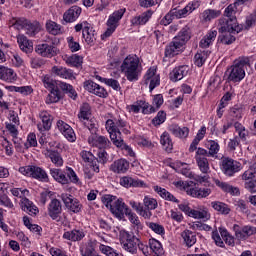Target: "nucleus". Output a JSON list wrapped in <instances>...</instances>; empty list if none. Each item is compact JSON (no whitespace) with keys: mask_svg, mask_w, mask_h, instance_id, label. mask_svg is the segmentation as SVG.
<instances>
[{"mask_svg":"<svg viewBox=\"0 0 256 256\" xmlns=\"http://www.w3.org/2000/svg\"><path fill=\"white\" fill-rule=\"evenodd\" d=\"M165 119H167V114L163 111H159L156 117L153 118V125H161L165 123Z\"/></svg>","mask_w":256,"mask_h":256,"instance_id":"0e129e2a","label":"nucleus"},{"mask_svg":"<svg viewBox=\"0 0 256 256\" xmlns=\"http://www.w3.org/2000/svg\"><path fill=\"white\" fill-rule=\"evenodd\" d=\"M19 173L26 177H33V179H38L39 181H49V175H47V172L39 166L20 167Z\"/></svg>","mask_w":256,"mask_h":256,"instance_id":"39448f33","label":"nucleus"},{"mask_svg":"<svg viewBox=\"0 0 256 256\" xmlns=\"http://www.w3.org/2000/svg\"><path fill=\"white\" fill-rule=\"evenodd\" d=\"M109 135L113 145H115L116 147H125L126 151H128V153L130 154V157H133L135 155V153L133 152V150H131V148H129V146H125L123 138H121V131L116 130Z\"/></svg>","mask_w":256,"mask_h":256,"instance_id":"aec40b11","label":"nucleus"},{"mask_svg":"<svg viewBox=\"0 0 256 256\" xmlns=\"http://www.w3.org/2000/svg\"><path fill=\"white\" fill-rule=\"evenodd\" d=\"M174 39L178 43H180L182 47H185L187 41L191 39V29L189 28V26H185L184 28H182L178 35L174 37Z\"/></svg>","mask_w":256,"mask_h":256,"instance_id":"7c9ffc66","label":"nucleus"},{"mask_svg":"<svg viewBox=\"0 0 256 256\" xmlns=\"http://www.w3.org/2000/svg\"><path fill=\"white\" fill-rule=\"evenodd\" d=\"M220 15L221 11L219 10L207 9L202 13V19L204 21H212V19H217Z\"/></svg>","mask_w":256,"mask_h":256,"instance_id":"5fc2aeb1","label":"nucleus"},{"mask_svg":"<svg viewBox=\"0 0 256 256\" xmlns=\"http://www.w3.org/2000/svg\"><path fill=\"white\" fill-rule=\"evenodd\" d=\"M22 209L26 213H29V215H37V213H39V209H37V206L33 205V202H31L27 198H24L22 200Z\"/></svg>","mask_w":256,"mask_h":256,"instance_id":"09e8293b","label":"nucleus"},{"mask_svg":"<svg viewBox=\"0 0 256 256\" xmlns=\"http://www.w3.org/2000/svg\"><path fill=\"white\" fill-rule=\"evenodd\" d=\"M88 143L92 147H98V149H105L111 145L109 139H107L105 136H99L97 134H91L88 137Z\"/></svg>","mask_w":256,"mask_h":256,"instance_id":"2eb2a0df","label":"nucleus"},{"mask_svg":"<svg viewBox=\"0 0 256 256\" xmlns=\"http://www.w3.org/2000/svg\"><path fill=\"white\" fill-rule=\"evenodd\" d=\"M205 147L206 149L201 147L198 148L200 155H206L207 157L217 159V155L219 154V151L221 149V146H219V142L215 140H207L205 142Z\"/></svg>","mask_w":256,"mask_h":256,"instance_id":"1a4fd4ad","label":"nucleus"},{"mask_svg":"<svg viewBox=\"0 0 256 256\" xmlns=\"http://www.w3.org/2000/svg\"><path fill=\"white\" fill-rule=\"evenodd\" d=\"M50 93L46 99V103H57L61 99V92L58 89L52 88L50 89Z\"/></svg>","mask_w":256,"mask_h":256,"instance_id":"6e6d98bb","label":"nucleus"},{"mask_svg":"<svg viewBox=\"0 0 256 256\" xmlns=\"http://www.w3.org/2000/svg\"><path fill=\"white\" fill-rule=\"evenodd\" d=\"M83 237H85V232L77 229L67 231L63 234V239H67L68 241H81Z\"/></svg>","mask_w":256,"mask_h":256,"instance_id":"c9c22d12","label":"nucleus"},{"mask_svg":"<svg viewBox=\"0 0 256 256\" xmlns=\"http://www.w3.org/2000/svg\"><path fill=\"white\" fill-rule=\"evenodd\" d=\"M235 205L241 213H249V206H247V202L245 200H238Z\"/></svg>","mask_w":256,"mask_h":256,"instance_id":"774afa93","label":"nucleus"},{"mask_svg":"<svg viewBox=\"0 0 256 256\" xmlns=\"http://www.w3.org/2000/svg\"><path fill=\"white\" fill-rule=\"evenodd\" d=\"M12 141L16 151L22 152L23 149H27V143L23 141V139L18 138L17 136L12 137Z\"/></svg>","mask_w":256,"mask_h":256,"instance_id":"13d9d810","label":"nucleus"},{"mask_svg":"<svg viewBox=\"0 0 256 256\" xmlns=\"http://www.w3.org/2000/svg\"><path fill=\"white\" fill-rule=\"evenodd\" d=\"M126 217H128L129 221L133 224L134 229H136L137 232L143 230V224H141V221H139V217L137 214L133 213L131 210L126 213Z\"/></svg>","mask_w":256,"mask_h":256,"instance_id":"3c124183","label":"nucleus"},{"mask_svg":"<svg viewBox=\"0 0 256 256\" xmlns=\"http://www.w3.org/2000/svg\"><path fill=\"white\" fill-rule=\"evenodd\" d=\"M46 31L50 35H61L63 33V27L52 20L46 22Z\"/></svg>","mask_w":256,"mask_h":256,"instance_id":"c03bdc74","label":"nucleus"},{"mask_svg":"<svg viewBox=\"0 0 256 256\" xmlns=\"http://www.w3.org/2000/svg\"><path fill=\"white\" fill-rule=\"evenodd\" d=\"M99 250L101 251V253H103L104 255L107 256H119V254L117 252H115V250L109 246H105L103 244H101L99 246Z\"/></svg>","mask_w":256,"mask_h":256,"instance_id":"338daca9","label":"nucleus"},{"mask_svg":"<svg viewBox=\"0 0 256 256\" xmlns=\"http://www.w3.org/2000/svg\"><path fill=\"white\" fill-rule=\"evenodd\" d=\"M61 199L67 209L72 211V213H79L83 207L81 202L77 198L73 197L71 194L63 193L61 194Z\"/></svg>","mask_w":256,"mask_h":256,"instance_id":"9d476101","label":"nucleus"},{"mask_svg":"<svg viewBox=\"0 0 256 256\" xmlns=\"http://www.w3.org/2000/svg\"><path fill=\"white\" fill-rule=\"evenodd\" d=\"M120 185L129 189L130 187H145V182L130 176H123L120 178Z\"/></svg>","mask_w":256,"mask_h":256,"instance_id":"4be33fe9","label":"nucleus"},{"mask_svg":"<svg viewBox=\"0 0 256 256\" xmlns=\"http://www.w3.org/2000/svg\"><path fill=\"white\" fill-rule=\"evenodd\" d=\"M57 87H60L62 91H65L67 95L75 101L77 99V91L73 89V86L71 84H67L65 82H58Z\"/></svg>","mask_w":256,"mask_h":256,"instance_id":"49530a36","label":"nucleus"},{"mask_svg":"<svg viewBox=\"0 0 256 256\" xmlns=\"http://www.w3.org/2000/svg\"><path fill=\"white\" fill-rule=\"evenodd\" d=\"M63 212V206L61 205V201L58 199H52L48 205V215L53 221H59V217Z\"/></svg>","mask_w":256,"mask_h":256,"instance_id":"ddd939ff","label":"nucleus"},{"mask_svg":"<svg viewBox=\"0 0 256 256\" xmlns=\"http://www.w3.org/2000/svg\"><path fill=\"white\" fill-rule=\"evenodd\" d=\"M149 229L153 230L154 233H157L158 235H165V228L161 224H157L154 222L148 223Z\"/></svg>","mask_w":256,"mask_h":256,"instance_id":"e2e57ef3","label":"nucleus"},{"mask_svg":"<svg viewBox=\"0 0 256 256\" xmlns=\"http://www.w3.org/2000/svg\"><path fill=\"white\" fill-rule=\"evenodd\" d=\"M39 117L41 121L37 124L38 131H40V133L49 131L51 129V125H53L49 112L43 111L39 114Z\"/></svg>","mask_w":256,"mask_h":256,"instance_id":"a211bd4d","label":"nucleus"},{"mask_svg":"<svg viewBox=\"0 0 256 256\" xmlns=\"http://www.w3.org/2000/svg\"><path fill=\"white\" fill-rule=\"evenodd\" d=\"M181 237L186 247H193L197 243V234L191 230H184Z\"/></svg>","mask_w":256,"mask_h":256,"instance_id":"2f4dec72","label":"nucleus"},{"mask_svg":"<svg viewBox=\"0 0 256 256\" xmlns=\"http://www.w3.org/2000/svg\"><path fill=\"white\" fill-rule=\"evenodd\" d=\"M160 143L163 149L167 151V153H171L173 151V140L171 139V135H169L168 132H164L160 136Z\"/></svg>","mask_w":256,"mask_h":256,"instance_id":"ea45409f","label":"nucleus"},{"mask_svg":"<svg viewBox=\"0 0 256 256\" xmlns=\"http://www.w3.org/2000/svg\"><path fill=\"white\" fill-rule=\"evenodd\" d=\"M67 43H68V47L72 53H76V51L81 50V45L79 44V42H76L73 37H68Z\"/></svg>","mask_w":256,"mask_h":256,"instance_id":"052dcab7","label":"nucleus"},{"mask_svg":"<svg viewBox=\"0 0 256 256\" xmlns=\"http://www.w3.org/2000/svg\"><path fill=\"white\" fill-rule=\"evenodd\" d=\"M222 172L226 177H233L235 173H239L243 169L241 162L234 160L233 158L225 157L222 159Z\"/></svg>","mask_w":256,"mask_h":256,"instance_id":"0eeeda50","label":"nucleus"},{"mask_svg":"<svg viewBox=\"0 0 256 256\" xmlns=\"http://www.w3.org/2000/svg\"><path fill=\"white\" fill-rule=\"evenodd\" d=\"M110 211L118 219H123V217L127 215V212H129L130 209L127 207V204L123 202V199H116Z\"/></svg>","mask_w":256,"mask_h":256,"instance_id":"f8f14e48","label":"nucleus"},{"mask_svg":"<svg viewBox=\"0 0 256 256\" xmlns=\"http://www.w3.org/2000/svg\"><path fill=\"white\" fill-rule=\"evenodd\" d=\"M45 155L56 167H63V157L57 151L47 149Z\"/></svg>","mask_w":256,"mask_h":256,"instance_id":"e433bc0d","label":"nucleus"},{"mask_svg":"<svg viewBox=\"0 0 256 256\" xmlns=\"http://www.w3.org/2000/svg\"><path fill=\"white\" fill-rule=\"evenodd\" d=\"M234 231H235L236 238H238L239 241H245L246 239H249V237L256 234V227L246 225L242 227V229H239V225L235 224Z\"/></svg>","mask_w":256,"mask_h":256,"instance_id":"9b49d317","label":"nucleus"},{"mask_svg":"<svg viewBox=\"0 0 256 256\" xmlns=\"http://www.w3.org/2000/svg\"><path fill=\"white\" fill-rule=\"evenodd\" d=\"M84 89L86 91H89V93H93L94 95H97V97H107L108 93L107 90H105V88H103L102 86H100L99 84L88 80L84 82Z\"/></svg>","mask_w":256,"mask_h":256,"instance_id":"4468645a","label":"nucleus"},{"mask_svg":"<svg viewBox=\"0 0 256 256\" xmlns=\"http://www.w3.org/2000/svg\"><path fill=\"white\" fill-rule=\"evenodd\" d=\"M17 43L24 53H32L33 52V42L27 39L25 35L19 34L17 36Z\"/></svg>","mask_w":256,"mask_h":256,"instance_id":"cd10ccee","label":"nucleus"},{"mask_svg":"<svg viewBox=\"0 0 256 256\" xmlns=\"http://www.w3.org/2000/svg\"><path fill=\"white\" fill-rule=\"evenodd\" d=\"M208 55H209V52H205V51L197 52L194 56V64L197 67H203V65H205V61H207Z\"/></svg>","mask_w":256,"mask_h":256,"instance_id":"864d4df0","label":"nucleus"},{"mask_svg":"<svg viewBox=\"0 0 256 256\" xmlns=\"http://www.w3.org/2000/svg\"><path fill=\"white\" fill-rule=\"evenodd\" d=\"M187 73H189V66H179L174 68L170 73V80L176 83V81H181L183 77H186Z\"/></svg>","mask_w":256,"mask_h":256,"instance_id":"bb28decb","label":"nucleus"},{"mask_svg":"<svg viewBox=\"0 0 256 256\" xmlns=\"http://www.w3.org/2000/svg\"><path fill=\"white\" fill-rule=\"evenodd\" d=\"M125 8L124 9H119L112 13L109 16V19L107 21V30L104 32L103 37H111L113 33H115V29H117V24L121 19H123V15H125Z\"/></svg>","mask_w":256,"mask_h":256,"instance_id":"6e6552de","label":"nucleus"},{"mask_svg":"<svg viewBox=\"0 0 256 256\" xmlns=\"http://www.w3.org/2000/svg\"><path fill=\"white\" fill-rule=\"evenodd\" d=\"M117 200V197L111 195H105L102 197V202L107 207V209H111Z\"/></svg>","mask_w":256,"mask_h":256,"instance_id":"69168bd1","label":"nucleus"},{"mask_svg":"<svg viewBox=\"0 0 256 256\" xmlns=\"http://www.w3.org/2000/svg\"><path fill=\"white\" fill-rule=\"evenodd\" d=\"M211 207L214 209V211L221 213V215H229V213H231V208H229V205L223 202L213 201L211 202Z\"/></svg>","mask_w":256,"mask_h":256,"instance_id":"a18cd8bd","label":"nucleus"},{"mask_svg":"<svg viewBox=\"0 0 256 256\" xmlns=\"http://www.w3.org/2000/svg\"><path fill=\"white\" fill-rule=\"evenodd\" d=\"M235 13H237L236 4H230L224 11V15L228 17V19H235Z\"/></svg>","mask_w":256,"mask_h":256,"instance_id":"680f3d73","label":"nucleus"},{"mask_svg":"<svg viewBox=\"0 0 256 256\" xmlns=\"http://www.w3.org/2000/svg\"><path fill=\"white\" fill-rule=\"evenodd\" d=\"M243 27L237 24V18H220L218 23L219 33L236 32L241 33Z\"/></svg>","mask_w":256,"mask_h":256,"instance_id":"423d86ee","label":"nucleus"},{"mask_svg":"<svg viewBox=\"0 0 256 256\" xmlns=\"http://www.w3.org/2000/svg\"><path fill=\"white\" fill-rule=\"evenodd\" d=\"M152 15H153V12L151 10H148L139 16L133 17L131 20V23L132 25H145V23H147V21L151 19Z\"/></svg>","mask_w":256,"mask_h":256,"instance_id":"a19ab883","label":"nucleus"},{"mask_svg":"<svg viewBox=\"0 0 256 256\" xmlns=\"http://www.w3.org/2000/svg\"><path fill=\"white\" fill-rule=\"evenodd\" d=\"M168 131L174 135V137H178V139H187L189 137V129L187 127H180L177 124H171L168 127Z\"/></svg>","mask_w":256,"mask_h":256,"instance_id":"b1692460","label":"nucleus"},{"mask_svg":"<svg viewBox=\"0 0 256 256\" xmlns=\"http://www.w3.org/2000/svg\"><path fill=\"white\" fill-rule=\"evenodd\" d=\"M35 51L38 55H41V57L51 58L57 55V48L47 43L37 45Z\"/></svg>","mask_w":256,"mask_h":256,"instance_id":"dca6fc26","label":"nucleus"},{"mask_svg":"<svg viewBox=\"0 0 256 256\" xmlns=\"http://www.w3.org/2000/svg\"><path fill=\"white\" fill-rule=\"evenodd\" d=\"M245 60H235L233 65L227 69L228 81L232 83H239L245 79Z\"/></svg>","mask_w":256,"mask_h":256,"instance_id":"f03ea898","label":"nucleus"},{"mask_svg":"<svg viewBox=\"0 0 256 256\" xmlns=\"http://www.w3.org/2000/svg\"><path fill=\"white\" fill-rule=\"evenodd\" d=\"M207 157L208 156L206 154H201L199 150L196 151L195 160L198 168L204 175H209L211 169L209 167V160L207 159Z\"/></svg>","mask_w":256,"mask_h":256,"instance_id":"f3484780","label":"nucleus"},{"mask_svg":"<svg viewBox=\"0 0 256 256\" xmlns=\"http://www.w3.org/2000/svg\"><path fill=\"white\" fill-rule=\"evenodd\" d=\"M190 217H193L194 219H202L203 221H209V219H211V213H209L207 208L191 210Z\"/></svg>","mask_w":256,"mask_h":256,"instance_id":"79ce46f5","label":"nucleus"},{"mask_svg":"<svg viewBox=\"0 0 256 256\" xmlns=\"http://www.w3.org/2000/svg\"><path fill=\"white\" fill-rule=\"evenodd\" d=\"M144 105V101L143 100H138L136 102H134L132 105H128L127 106V110L129 111V113H139V111H141V108Z\"/></svg>","mask_w":256,"mask_h":256,"instance_id":"bf43d9fd","label":"nucleus"},{"mask_svg":"<svg viewBox=\"0 0 256 256\" xmlns=\"http://www.w3.org/2000/svg\"><path fill=\"white\" fill-rule=\"evenodd\" d=\"M63 60L65 61L66 65H70V67H81L83 65V57L73 54L71 56H64Z\"/></svg>","mask_w":256,"mask_h":256,"instance_id":"58836bf2","label":"nucleus"},{"mask_svg":"<svg viewBox=\"0 0 256 256\" xmlns=\"http://www.w3.org/2000/svg\"><path fill=\"white\" fill-rule=\"evenodd\" d=\"M0 79L6 83H13V81H17V74L13 69L0 65Z\"/></svg>","mask_w":256,"mask_h":256,"instance_id":"5701e85b","label":"nucleus"},{"mask_svg":"<svg viewBox=\"0 0 256 256\" xmlns=\"http://www.w3.org/2000/svg\"><path fill=\"white\" fill-rule=\"evenodd\" d=\"M52 73L53 75H56V77H60L61 79H75V74L73 73V70L65 68L63 66L52 67Z\"/></svg>","mask_w":256,"mask_h":256,"instance_id":"412c9836","label":"nucleus"},{"mask_svg":"<svg viewBox=\"0 0 256 256\" xmlns=\"http://www.w3.org/2000/svg\"><path fill=\"white\" fill-rule=\"evenodd\" d=\"M153 189L156 193H158V195H160V197H162V199H165L166 201H173V203H179V200L165 188L154 186Z\"/></svg>","mask_w":256,"mask_h":256,"instance_id":"4c0bfd02","label":"nucleus"},{"mask_svg":"<svg viewBox=\"0 0 256 256\" xmlns=\"http://www.w3.org/2000/svg\"><path fill=\"white\" fill-rule=\"evenodd\" d=\"M144 211H155V208L158 207L157 200L155 198H151L149 196H145L143 199Z\"/></svg>","mask_w":256,"mask_h":256,"instance_id":"603ef678","label":"nucleus"},{"mask_svg":"<svg viewBox=\"0 0 256 256\" xmlns=\"http://www.w3.org/2000/svg\"><path fill=\"white\" fill-rule=\"evenodd\" d=\"M82 37L85 39L87 45H93V43H95L97 38L95 37V30L91 28V24L83 30Z\"/></svg>","mask_w":256,"mask_h":256,"instance_id":"37998d69","label":"nucleus"},{"mask_svg":"<svg viewBox=\"0 0 256 256\" xmlns=\"http://www.w3.org/2000/svg\"><path fill=\"white\" fill-rule=\"evenodd\" d=\"M215 185L222 189L224 193H229L230 195H234L239 197L241 195V191H239L238 187H234L233 185L227 182H221L220 180H215Z\"/></svg>","mask_w":256,"mask_h":256,"instance_id":"393cba45","label":"nucleus"},{"mask_svg":"<svg viewBox=\"0 0 256 256\" xmlns=\"http://www.w3.org/2000/svg\"><path fill=\"white\" fill-rule=\"evenodd\" d=\"M177 187H182L186 191L187 195L194 197L195 199H205L211 195V189L191 187L189 182L179 181L176 183Z\"/></svg>","mask_w":256,"mask_h":256,"instance_id":"20e7f679","label":"nucleus"},{"mask_svg":"<svg viewBox=\"0 0 256 256\" xmlns=\"http://www.w3.org/2000/svg\"><path fill=\"white\" fill-rule=\"evenodd\" d=\"M50 175L57 181L58 183H61V185H67L69 183V178L65 176V173L62 172L61 169L52 168L50 169Z\"/></svg>","mask_w":256,"mask_h":256,"instance_id":"72a5a7b5","label":"nucleus"},{"mask_svg":"<svg viewBox=\"0 0 256 256\" xmlns=\"http://www.w3.org/2000/svg\"><path fill=\"white\" fill-rule=\"evenodd\" d=\"M195 11V4L194 3H189L182 9H177L174 8L172 10V15L176 17V19H183V17H187V15H191Z\"/></svg>","mask_w":256,"mask_h":256,"instance_id":"a878e982","label":"nucleus"},{"mask_svg":"<svg viewBox=\"0 0 256 256\" xmlns=\"http://www.w3.org/2000/svg\"><path fill=\"white\" fill-rule=\"evenodd\" d=\"M150 249L154 252L155 255H161L163 253V246L161 242L156 239H151L149 241Z\"/></svg>","mask_w":256,"mask_h":256,"instance_id":"4d7b16f0","label":"nucleus"},{"mask_svg":"<svg viewBox=\"0 0 256 256\" xmlns=\"http://www.w3.org/2000/svg\"><path fill=\"white\" fill-rule=\"evenodd\" d=\"M121 244L123 245V249L125 251H128V253L135 254L137 253V249H141L142 247H145L143 243H141V240L137 238V236L129 233V232H123L121 234Z\"/></svg>","mask_w":256,"mask_h":256,"instance_id":"7ed1b4c3","label":"nucleus"},{"mask_svg":"<svg viewBox=\"0 0 256 256\" xmlns=\"http://www.w3.org/2000/svg\"><path fill=\"white\" fill-rule=\"evenodd\" d=\"M184 47L175 38L166 46L165 57H175L179 53H183Z\"/></svg>","mask_w":256,"mask_h":256,"instance_id":"6ab92c4d","label":"nucleus"},{"mask_svg":"<svg viewBox=\"0 0 256 256\" xmlns=\"http://www.w3.org/2000/svg\"><path fill=\"white\" fill-rule=\"evenodd\" d=\"M26 35L29 37H35L39 31H41V24L37 21L28 22L26 25Z\"/></svg>","mask_w":256,"mask_h":256,"instance_id":"de8ad7c7","label":"nucleus"},{"mask_svg":"<svg viewBox=\"0 0 256 256\" xmlns=\"http://www.w3.org/2000/svg\"><path fill=\"white\" fill-rule=\"evenodd\" d=\"M130 206L132 207V209H135L136 212L139 213L144 219H151V217H153V213L149 210H145L143 205L139 202H135L132 200L130 201Z\"/></svg>","mask_w":256,"mask_h":256,"instance_id":"f704fd0d","label":"nucleus"},{"mask_svg":"<svg viewBox=\"0 0 256 256\" xmlns=\"http://www.w3.org/2000/svg\"><path fill=\"white\" fill-rule=\"evenodd\" d=\"M79 15H81V8L79 6H72L64 13L63 19L66 23H73V21L79 19Z\"/></svg>","mask_w":256,"mask_h":256,"instance_id":"c756f323","label":"nucleus"},{"mask_svg":"<svg viewBox=\"0 0 256 256\" xmlns=\"http://www.w3.org/2000/svg\"><path fill=\"white\" fill-rule=\"evenodd\" d=\"M120 69L128 81L133 82L139 80V58L137 56L126 57Z\"/></svg>","mask_w":256,"mask_h":256,"instance_id":"f257e3e1","label":"nucleus"},{"mask_svg":"<svg viewBox=\"0 0 256 256\" xmlns=\"http://www.w3.org/2000/svg\"><path fill=\"white\" fill-rule=\"evenodd\" d=\"M110 170L113 173H127L129 171V162L125 159L116 160L111 164Z\"/></svg>","mask_w":256,"mask_h":256,"instance_id":"c85d7f7f","label":"nucleus"},{"mask_svg":"<svg viewBox=\"0 0 256 256\" xmlns=\"http://www.w3.org/2000/svg\"><path fill=\"white\" fill-rule=\"evenodd\" d=\"M89 117H91V105H89V103H83L80 107L78 118L80 121H87Z\"/></svg>","mask_w":256,"mask_h":256,"instance_id":"8fccbe9b","label":"nucleus"},{"mask_svg":"<svg viewBox=\"0 0 256 256\" xmlns=\"http://www.w3.org/2000/svg\"><path fill=\"white\" fill-rule=\"evenodd\" d=\"M237 34L239 32H222L218 36V43H222V45H233L236 41L235 35Z\"/></svg>","mask_w":256,"mask_h":256,"instance_id":"473e14b6","label":"nucleus"}]
</instances>
